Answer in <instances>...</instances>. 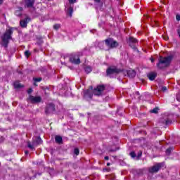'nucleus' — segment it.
Wrapping results in <instances>:
<instances>
[{
	"mask_svg": "<svg viewBox=\"0 0 180 180\" xmlns=\"http://www.w3.org/2000/svg\"><path fill=\"white\" fill-rule=\"evenodd\" d=\"M161 90L162 91V92H166V91H167V86H162L161 88Z\"/></svg>",
	"mask_w": 180,
	"mask_h": 180,
	"instance_id": "36",
	"label": "nucleus"
},
{
	"mask_svg": "<svg viewBox=\"0 0 180 180\" xmlns=\"http://www.w3.org/2000/svg\"><path fill=\"white\" fill-rule=\"evenodd\" d=\"M29 101H30L31 103H40L41 102V97L30 96Z\"/></svg>",
	"mask_w": 180,
	"mask_h": 180,
	"instance_id": "10",
	"label": "nucleus"
},
{
	"mask_svg": "<svg viewBox=\"0 0 180 180\" xmlns=\"http://www.w3.org/2000/svg\"><path fill=\"white\" fill-rule=\"evenodd\" d=\"M162 167V163H156L155 165L150 167L148 169V171L150 174H154L155 172H158L160 169H161Z\"/></svg>",
	"mask_w": 180,
	"mask_h": 180,
	"instance_id": "7",
	"label": "nucleus"
},
{
	"mask_svg": "<svg viewBox=\"0 0 180 180\" xmlns=\"http://www.w3.org/2000/svg\"><path fill=\"white\" fill-rule=\"evenodd\" d=\"M14 87L16 89L22 88V84H20L18 82H14Z\"/></svg>",
	"mask_w": 180,
	"mask_h": 180,
	"instance_id": "25",
	"label": "nucleus"
},
{
	"mask_svg": "<svg viewBox=\"0 0 180 180\" xmlns=\"http://www.w3.org/2000/svg\"><path fill=\"white\" fill-rule=\"evenodd\" d=\"M22 11H23V8L19 7L15 13L16 16H22Z\"/></svg>",
	"mask_w": 180,
	"mask_h": 180,
	"instance_id": "20",
	"label": "nucleus"
},
{
	"mask_svg": "<svg viewBox=\"0 0 180 180\" xmlns=\"http://www.w3.org/2000/svg\"><path fill=\"white\" fill-rule=\"evenodd\" d=\"M171 61H172V56H171L165 58L160 57L159 58V62L157 65L160 70H162L163 68H166V67H168V65L171 64Z\"/></svg>",
	"mask_w": 180,
	"mask_h": 180,
	"instance_id": "2",
	"label": "nucleus"
},
{
	"mask_svg": "<svg viewBox=\"0 0 180 180\" xmlns=\"http://www.w3.org/2000/svg\"><path fill=\"white\" fill-rule=\"evenodd\" d=\"M56 112V105L53 103H49L45 107V114L51 115Z\"/></svg>",
	"mask_w": 180,
	"mask_h": 180,
	"instance_id": "5",
	"label": "nucleus"
},
{
	"mask_svg": "<svg viewBox=\"0 0 180 180\" xmlns=\"http://www.w3.org/2000/svg\"><path fill=\"white\" fill-rule=\"evenodd\" d=\"M174 150V148L170 147L166 150V154L167 155H169L171 154V152Z\"/></svg>",
	"mask_w": 180,
	"mask_h": 180,
	"instance_id": "24",
	"label": "nucleus"
},
{
	"mask_svg": "<svg viewBox=\"0 0 180 180\" xmlns=\"http://www.w3.org/2000/svg\"><path fill=\"white\" fill-rule=\"evenodd\" d=\"M74 153L76 155H78L79 154V149L78 148H75V150H74Z\"/></svg>",
	"mask_w": 180,
	"mask_h": 180,
	"instance_id": "33",
	"label": "nucleus"
},
{
	"mask_svg": "<svg viewBox=\"0 0 180 180\" xmlns=\"http://www.w3.org/2000/svg\"><path fill=\"white\" fill-rule=\"evenodd\" d=\"M104 160H109V157H108V156H105V157L104 158Z\"/></svg>",
	"mask_w": 180,
	"mask_h": 180,
	"instance_id": "43",
	"label": "nucleus"
},
{
	"mask_svg": "<svg viewBox=\"0 0 180 180\" xmlns=\"http://www.w3.org/2000/svg\"><path fill=\"white\" fill-rule=\"evenodd\" d=\"M94 94H92V91L88 89L84 91V98L86 99V101H89V99H92V96Z\"/></svg>",
	"mask_w": 180,
	"mask_h": 180,
	"instance_id": "13",
	"label": "nucleus"
},
{
	"mask_svg": "<svg viewBox=\"0 0 180 180\" xmlns=\"http://www.w3.org/2000/svg\"><path fill=\"white\" fill-rule=\"evenodd\" d=\"M158 110H160L158 108H153L150 110V113H158Z\"/></svg>",
	"mask_w": 180,
	"mask_h": 180,
	"instance_id": "29",
	"label": "nucleus"
},
{
	"mask_svg": "<svg viewBox=\"0 0 180 180\" xmlns=\"http://www.w3.org/2000/svg\"><path fill=\"white\" fill-rule=\"evenodd\" d=\"M33 92V90L32 89H28L27 94H31Z\"/></svg>",
	"mask_w": 180,
	"mask_h": 180,
	"instance_id": "41",
	"label": "nucleus"
},
{
	"mask_svg": "<svg viewBox=\"0 0 180 180\" xmlns=\"http://www.w3.org/2000/svg\"><path fill=\"white\" fill-rule=\"evenodd\" d=\"M15 180H19V179H16Z\"/></svg>",
	"mask_w": 180,
	"mask_h": 180,
	"instance_id": "51",
	"label": "nucleus"
},
{
	"mask_svg": "<svg viewBox=\"0 0 180 180\" xmlns=\"http://www.w3.org/2000/svg\"><path fill=\"white\" fill-rule=\"evenodd\" d=\"M127 74L129 78H134L136 77V71L133 70H127Z\"/></svg>",
	"mask_w": 180,
	"mask_h": 180,
	"instance_id": "18",
	"label": "nucleus"
},
{
	"mask_svg": "<svg viewBox=\"0 0 180 180\" xmlns=\"http://www.w3.org/2000/svg\"><path fill=\"white\" fill-rule=\"evenodd\" d=\"M148 78L150 81H154L155 79V78H157V73L154 72H150L149 74H148Z\"/></svg>",
	"mask_w": 180,
	"mask_h": 180,
	"instance_id": "17",
	"label": "nucleus"
},
{
	"mask_svg": "<svg viewBox=\"0 0 180 180\" xmlns=\"http://www.w3.org/2000/svg\"><path fill=\"white\" fill-rule=\"evenodd\" d=\"M30 20V18H26L24 20H21L20 21V25L21 27H27V23H29V21Z\"/></svg>",
	"mask_w": 180,
	"mask_h": 180,
	"instance_id": "14",
	"label": "nucleus"
},
{
	"mask_svg": "<svg viewBox=\"0 0 180 180\" xmlns=\"http://www.w3.org/2000/svg\"><path fill=\"white\" fill-rule=\"evenodd\" d=\"M34 178H36V174L34 175L33 176H29V173H22L21 174V176L19 177V179L20 180H26V179L32 180V179H34Z\"/></svg>",
	"mask_w": 180,
	"mask_h": 180,
	"instance_id": "11",
	"label": "nucleus"
},
{
	"mask_svg": "<svg viewBox=\"0 0 180 180\" xmlns=\"http://www.w3.org/2000/svg\"><path fill=\"white\" fill-rule=\"evenodd\" d=\"M98 47L100 49V50H105V43L103 41L98 42Z\"/></svg>",
	"mask_w": 180,
	"mask_h": 180,
	"instance_id": "21",
	"label": "nucleus"
},
{
	"mask_svg": "<svg viewBox=\"0 0 180 180\" xmlns=\"http://www.w3.org/2000/svg\"><path fill=\"white\" fill-rule=\"evenodd\" d=\"M141 155H143V151L140 150L139 153H138V155L136 157V160H139L140 158L141 157Z\"/></svg>",
	"mask_w": 180,
	"mask_h": 180,
	"instance_id": "30",
	"label": "nucleus"
},
{
	"mask_svg": "<svg viewBox=\"0 0 180 180\" xmlns=\"http://www.w3.org/2000/svg\"><path fill=\"white\" fill-rule=\"evenodd\" d=\"M150 61H151V63H154V58H150Z\"/></svg>",
	"mask_w": 180,
	"mask_h": 180,
	"instance_id": "45",
	"label": "nucleus"
},
{
	"mask_svg": "<svg viewBox=\"0 0 180 180\" xmlns=\"http://www.w3.org/2000/svg\"><path fill=\"white\" fill-rule=\"evenodd\" d=\"M3 3H4V0H0V5H2Z\"/></svg>",
	"mask_w": 180,
	"mask_h": 180,
	"instance_id": "47",
	"label": "nucleus"
},
{
	"mask_svg": "<svg viewBox=\"0 0 180 180\" xmlns=\"http://www.w3.org/2000/svg\"><path fill=\"white\" fill-rule=\"evenodd\" d=\"M162 167V163H156L155 165L150 167L148 169V171L150 174H154L155 172H158L160 169H161Z\"/></svg>",
	"mask_w": 180,
	"mask_h": 180,
	"instance_id": "6",
	"label": "nucleus"
},
{
	"mask_svg": "<svg viewBox=\"0 0 180 180\" xmlns=\"http://www.w3.org/2000/svg\"><path fill=\"white\" fill-rule=\"evenodd\" d=\"M105 85H99L97 86L96 89H94V94L96 96H101L102 95V93L103 92V90L105 89Z\"/></svg>",
	"mask_w": 180,
	"mask_h": 180,
	"instance_id": "8",
	"label": "nucleus"
},
{
	"mask_svg": "<svg viewBox=\"0 0 180 180\" xmlns=\"http://www.w3.org/2000/svg\"><path fill=\"white\" fill-rule=\"evenodd\" d=\"M15 27H10L7 29L5 33L1 37V46L6 48L8 47V44H9V41L12 39V34H13V30H15Z\"/></svg>",
	"mask_w": 180,
	"mask_h": 180,
	"instance_id": "1",
	"label": "nucleus"
},
{
	"mask_svg": "<svg viewBox=\"0 0 180 180\" xmlns=\"http://www.w3.org/2000/svg\"><path fill=\"white\" fill-rule=\"evenodd\" d=\"M43 43H44L43 40L40 39L37 42V44H38V46H41Z\"/></svg>",
	"mask_w": 180,
	"mask_h": 180,
	"instance_id": "35",
	"label": "nucleus"
},
{
	"mask_svg": "<svg viewBox=\"0 0 180 180\" xmlns=\"http://www.w3.org/2000/svg\"><path fill=\"white\" fill-rule=\"evenodd\" d=\"M177 33L179 34V37L180 38V26L179 27V29L177 30Z\"/></svg>",
	"mask_w": 180,
	"mask_h": 180,
	"instance_id": "40",
	"label": "nucleus"
},
{
	"mask_svg": "<svg viewBox=\"0 0 180 180\" xmlns=\"http://www.w3.org/2000/svg\"><path fill=\"white\" fill-rule=\"evenodd\" d=\"M33 80H34L35 82H40V81H41V77L34 78Z\"/></svg>",
	"mask_w": 180,
	"mask_h": 180,
	"instance_id": "34",
	"label": "nucleus"
},
{
	"mask_svg": "<svg viewBox=\"0 0 180 180\" xmlns=\"http://www.w3.org/2000/svg\"><path fill=\"white\" fill-rule=\"evenodd\" d=\"M72 12H74V8L69 7L68 9V13L70 18L72 16Z\"/></svg>",
	"mask_w": 180,
	"mask_h": 180,
	"instance_id": "22",
	"label": "nucleus"
},
{
	"mask_svg": "<svg viewBox=\"0 0 180 180\" xmlns=\"http://www.w3.org/2000/svg\"><path fill=\"white\" fill-rule=\"evenodd\" d=\"M1 141H4V137L2 136L0 137V143H1Z\"/></svg>",
	"mask_w": 180,
	"mask_h": 180,
	"instance_id": "42",
	"label": "nucleus"
},
{
	"mask_svg": "<svg viewBox=\"0 0 180 180\" xmlns=\"http://www.w3.org/2000/svg\"><path fill=\"white\" fill-rule=\"evenodd\" d=\"M27 146L30 148V150H32V151L34 150V143L32 145L30 142H28Z\"/></svg>",
	"mask_w": 180,
	"mask_h": 180,
	"instance_id": "26",
	"label": "nucleus"
},
{
	"mask_svg": "<svg viewBox=\"0 0 180 180\" xmlns=\"http://www.w3.org/2000/svg\"><path fill=\"white\" fill-rule=\"evenodd\" d=\"M84 71L86 74H89V72H92V68H91L90 66H87L85 68Z\"/></svg>",
	"mask_w": 180,
	"mask_h": 180,
	"instance_id": "23",
	"label": "nucleus"
},
{
	"mask_svg": "<svg viewBox=\"0 0 180 180\" xmlns=\"http://www.w3.org/2000/svg\"><path fill=\"white\" fill-rule=\"evenodd\" d=\"M37 144H41L43 143V141L41 140V138L37 137L36 140Z\"/></svg>",
	"mask_w": 180,
	"mask_h": 180,
	"instance_id": "27",
	"label": "nucleus"
},
{
	"mask_svg": "<svg viewBox=\"0 0 180 180\" xmlns=\"http://www.w3.org/2000/svg\"><path fill=\"white\" fill-rule=\"evenodd\" d=\"M135 95H138L139 96V95H140V93L139 91H136L135 92Z\"/></svg>",
	"mask_w": 180,
	"mask_h": 180,
	"instance_id": "46",
	"label": "nucleus"
},
{
	"mask_svg": "<svg viewBox=\"0 0 180 180\" xmlns=\"http://www.w3.org/2000/svg\"><path fill=\"white\" fill-rule=\"evenodd\" d=\"M55 141H56V143H58V144H61V143H63V137H61L60 136H56Z\"/></svg>",
	"mask_w": 180,
	"mask_h": 180,
	"instance_id": "19",
	"label": "nucleus"
},
{
	"mask_svg": "<svg viewBox=\"0 0 180 180\" xmlns=\"http://www.w3.org/2000/svg\"><path fill=\"white\" fill-rule=\"evenodd\" d=\"M122 71L120 69H118L117 68L112 66L110 67L107 69V75H112L113 74H119Z\"/></svg>",
	"mask_w": 180,
	"mask_h": 180,
	"instance_id": "9",
	"label": "nucleus"
},
{
	"mask_svg": "<svg viewBox=\"0 0 180 180\" xmlns=\"http://www.w3.org/2000/svg\"><path fill=\"white\" fill-rule=\"evenodd\" d=\"M60 27H61V25L60 24H55L53 25V29L55 30H58V29H60Z\"/></svg>",
	"mask_w": 180,
	"mask_h": 180,
	"instance_id": "28",
	"label": "nucleus"
},
{
	"mask_svg": "<svg viewBox=\"0 0 180 180\" xmlns=\"http://www.w3.org/2000/svg\"><path fill=\"white\" fill-rule=\"evenodd\" d=\"M110 151L113 152V151H116V150H111Z\"/></svg>",
	"mask_w": 180,
	"mask_h": 180,
	"instance_id": "50",
	"label": "nucleus"
},
{
	"mask_svg": "<svg viewBox=\"0 0 180 180\" xmlns=\"http://www.w3.org/2000/svg\"><path fill=\"white\" fill-rule=\"evenodd\" d=\"M25 2V8H33L34 6L35 0H24Z\"/></svg>",
	"mask_w": 180,
	"mask_h": 180,
	"instance_id": "15",
	"label": "nucleus"
},
{
	"mask_svg": "<svg viewBox=\"0 0 180 180\" xmlns=\"http://www.w3.org/2000/svg\"><path fill=\"white\" fill-rule=\"evenodd\" d=\"M129 155H131V158H136V153H134V152H131L129 153Z\"/></svg>",
	"mask_w": 180,
	"mask_h": 180,
	"instance_id": "31",
	"label": "nucleus"
},
{
	"mask_svg": "<svg viewBox=\"0 0 180 180\" xmlns=\"http://www.w3.org/2000/svg\"><path fill=\"white\" fill-rule=\"evenodd\" d=\"M105 46L108 47V50L110 49H116L119 46V43L115 41L112 38H108L105 40Z\"/></svg>",
	"mask_w": 180,
	"mask_h": 180,
	"instance_id": "4",
	"label": "nucleus"
},
{
	"mask_svg": "<svg viewBox=\"0 0 180 180\" xmlns=\"http://www.w3.org/2000/svg\"><path fill=\"white\" fill-rule=\"evenodd\" d=\"M137 44V39L134 38L133 37H129V46L131 47V49H134V50H136V46Z\"/></svg>",
	"mask_w": 180,
	"mask_h": 180,
	"instance_id": "12",
	"label": "nucleus"
},
{
	"mask_svg": "<svg viewBox=\"0 0 180 180\" xmlns=\"http://www.w3.org/2000/svg\"><path fill=\"white\" fill-rule=\"evenodd\" d=\"M94 1H96L97 4H99V2H101V0H94Z\"/></svg>",
	"mask_w": 180,
	"mask_h": 180,
	"instance_id": "44",
	"label": "nucleus"
},
{
	"mask_svg": "<svg viewBox=\"0 0 180 180\" xmlns=\"http://www.w3.org/2000/svg\"><path fill=\"white\" fill-rule=\"evenodd\" d=\"M176 20L179 21V20H180V15H177L176 16Z\"/></svg>",
	"mask_w": 180,
	"mask_h": 180,
	"instance_id": "39",
	"label": "nucleus"
},
{
	"mask_svg": "<svg viewBox=\"0 0 180 180\" xmlns=\"http://www.w3.org/2000/svg\"><path fill=\"white\" fill-rule=\"evenodd\" d=\"M25 57H27V58H29V56H30V51H25Z\"/></svg>",
	"mask_w": 180,
	"mask_h": 180,
	"instance_id": "32",
	"label": "nucleus"
},
{
	"mask_svg": "<svg viewBox=\"0 0 180 180\" xmlns=\"http://www.w3.org/2000/svg\"><path fill=\"white\" fill-rule=\"evenodd\" d=\"M109 166H110V162H108V163H107V167H109Z\"/></svg>",
	"mask_w": 180,
	"mask_h": 180,
	"instance_id": "49",
	"label": "nucleus"
},
{
	"mask_svg": "<svg viewBox=\"0 0 180 180\" xmlns=\"http://www.w3.org/2000/svg\"><path fill=\"white\" fill-rule=\"evenodd\" d=\"M25 154H26V155H27V154H29V151H27V150H25Z\"/></svg>",
	"mask_w": 180,
	"mask_h": 180,
	"instance_id": "48",
	"label": "nucleus"
},
{
	"mask_svg": "<svg viewBox=\"0 0 180 180\" xmlns=\"http://www.w3.org/2000/svg\"><path fill=\"white\" fill-rule=\"evenodd\" d=\"M82 52H77L76 53H72L70 56V61L72 64H76L78 65L79 64H81V59L79 57H82Z\"/></svg>",
	"mask_w": 180,
	"mask_h": 180,
	"instance_id": "3",
	"label": "nucleus"
},
{
	"mask_svg": "<svg viewBox=\"0 0 180 180\" xmlns=\"http://www.w3.org/2000/svg\"><path fill=\"white\" fill-rule=\"evenodd\" d=\"M160 123H162L163 124L168 126V124H171L172 122L171 121V120H169L168 117H165L160 119Z\"/></svg>",
	"mask_w": 180,
	"mask_h": 180,
	"instance_id": "16",
	"label": "nucleus"
},
{
	"mask_svg": "<svg viewBox=\"0 0 180 180\" xmlns=\"http://www.w3.org/2000/svg\"><path fill=\"white\" fill-rule=\"evenodd\" d=\"M176 100L178 102H180V93H179L176 96Z\"/></svg>",
	"mask_w": 180,
	"mask_h": 180,
	"instance_id": "37",
	"label": "nucleus"
},
{
	"mask_svg": "<svg viewBox=\"0 0 180 180\" xmlns=\"http://www.w3.org/2000/svg\"><path fill=\"white\" fill-rule=\"evenodd\" d=\"M77 2V0H69V4H75Z\"/></svg>",
	"mask_w": 180,
	"mask_h": 180,
	"instance_id": "38",
	"label": "nucleus"
}]
</instances>
